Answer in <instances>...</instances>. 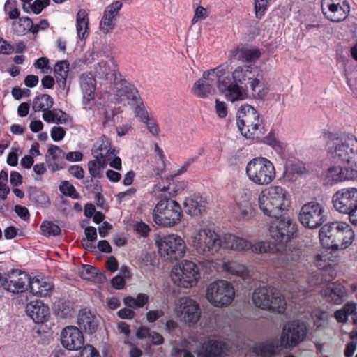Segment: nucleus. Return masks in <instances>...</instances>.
Returning a JSON list of instances; mask_svg holds the SVG:
<instances>
[{
    "instance_id": "nucleus-52",
    "label": "nucleus",
    "mask_w": 357,
    "mask_h": 357,
    "mask_svg": "<svg viewBox=\"0 0 357 357\" xmlns=\"http://www.w3.org/2000/svg\"><path fill=\"white\" fill-rule=\"evenodd\" d=\"M73 312L72 305L69 301L59 303L56 305V313L61 318H67L72 315Z\"/></svg>"
},
{
    "instance_id": "nucleus-60",
    "label": "nucleus",
    "mask_w": 357,
    "mask_h": 357,
    "mask_svg": "<svg viewBox=\"0 0 357 357\" xmlns=\"http://www.w3.org/2000/svg\"><path fill=\"white\" fill-rule=\"evenodd\" d=\"M69 173L78 179H82L84 176L83 168L79 165H72L68 169Z\"/></svg>"
},
{
    "instance_id": "nucleus-13",
    "label": "nucleus",
    "mask_w": 357,
    "mask_h": 357,
    "mask_svg": "<svg viewBox=\"0 0 357 357\" xmlns=\"http://www.w3.org/2000/svg\"><path fill=\"white\" fill-rule=\"evenodd\" d=\"M172 280L178 287L189 288L195 285L200 278L197 264L189 260L183 261L172 271Z\"/></svg>"
},
{
    "instance_id": "nucleus-59",
    "label": "nucleus",
    "mask_w": 357,
    "mask_h": 357,
    "mask_svg": "<svg viewBox=\"0 0 357 357\" xmlns=\"http://www.w3.org/2000/svg\"><path fill=\"white\" fill-rule=\"evenodd\" d=\"M66 132L61 127H53L51 131V137L54 141H60L65 136Z\"/></svg>"
},
{
    "instance_id": "nucleus-14",
    "label": "nucleus",
    "mask_w": 357,
    "mask_h": 357,
    "mask_svg": "<svg viewBox=\"0 0 357 357\" xmlns=\"http://www.w3.org/2000/svg\"><path fill=\"white\" fill-rule=\"evenodd\" d=\"M298 219L305 227L317 228L326 220L324 207L317 201L309 202L301 207Z\"/></svg>"
},
{
    "instance_id": "nucleus-17",
    "label": "nucleus",
    "mask_w": 357,
    "mask_h": 357,
    "mask_svg": "<svg viewBox=\"0 0 357 357\" xmlns=\"http://www.w3.org/2000/svg\"><path fill=\"white\" fill-rule=\"evenodd\" d=\"M158 250L165 260H178L184 255L185 244L179 236L171 234L160 239Z\"/></svg>"
},
{
    "instance_id": "nucleus-7",
    "label": "nucleus",
    "mask_w": 357,
    "mask_h": 357,
    "mask_svg": "<svg viewBox=\"0 0 357 357\" xmlns=\"http://www.w3.org/2000/svg\"><path fill=\"white\" fill-rule=\"evenodd\" d=\"M114 84L112 102L119 106L135 112H145V107L137 88L120 78Z\"/></svg>"
},
{
    "instance_id": "nucleus-35",
    "label": "nucleus",
    "mask_w": 357,
    "mask_h": 357,
    "mask_svg": "<svg viewBox=\"0 0 357 357\" xmlns=\"http://www.w3.org/2000/svg\"><path fill=\"white\" fill-rule=\"evenodd\" d=\"M114 149H112L109 139L104 137L100 141V144L94 151L96 158L105 160L107 162L115 156Z\"/></svg>"
},
{
    "instance_id": "nucleus-51",
    "label": "nucleus",
    "mask_w": 357,
    "mask_h": 357,
    "mask_svg": "<svg viewBox=\"0 0 357 357\" xmlns=\"http://www.w3.org/2000/svg\"><path fill=\"white\" fill-rule=\"evenodd\" d=\"M59 190L66 196L73 199H79V194L77 192L75 188L68 181H62L59 185Z\"/></svg>"
},
{
    "instance_id": "nucleus-53",
    "label": "nucleus",
    "mask_w": 357,
    "mask_h": 357,
    "mask_svg": "<svg viewBox=\"0 0 357 357\" xmlns=\"http://www.w3.org/2000/svg\"><path fill=\"white\" fill-rule=\"evenodd\" d=\"M29 197L32 202L39 206H45L49 201L45 193L36 188L31 191Z\"/></svg>"
},
{
    "instance_id": "nucleus-63",
    "label": "nucleus",
    "mask_w": 357,
    "mask_h": 357,
    "mask_svg": "<svg viewBox=\"0 0 357 357\" xmlns=\"http://www.w3.org/2000/svg\"><path fill=\"white\" fill-rule=\"evenodd\" d=\"M15 212L23 220H26L29 219L30 214L29 210L20 205H16L14 208Z\"/></svg>"
},
{
    "instance_id": "nucleus-22",
    "label": "nucleus",
    "mask_w": 357,
    "mask_h": 357,
    "mask_svg": "<svg viewBox=\"0 0 357 357\" xmlns=\"http://www.w3.org/2000/svg\"><path fill=\"white\" fill-rule=\"evenodd\" d=\"M79 84L83 93V105L85 110H99L100 105L96 104L94 93L96 79L90 73H82L79 77Z\"/></svg>"
},
{
    "instance_id": "nucleus-29",
    "label": "nucleus",
    "mask_w": 357,
    "mask_h": 357,
    "mask_svg": "<svg viewBox=\"0 0 357 357\" xmlns=\"http://www.w3.org/2000/svg\"><path fill=\"white\" fill-rule=\"evenodd\" d=\"M322 294L328 302L340 304L347 296V290L340 283L334 282L323 290Z\"/></svg>"
},
{
    "instance_id": "nucleus-2",
    "label": "nucleus",
    "mask_w": 357,
    "mask_h": 357,
    "mask_svg": "<svg viewBox=\"0 0 357 357\" xmlns=\"http://www.w3.org/2000/svg\"><path fill=\"white\" fill-rule=\"evenodd\" d=\"M301 252L294 248L290 253H286L287 262L282 264L288 267L286 274L287 280L295 282H300L303 279H307L311 286H317L325 282H331L335 277L333 270L326 269L324 271H314L310 273L307 264L303 259H301Z\"/></svg>"
},
{
    "instance_id": "nucleus-41",
    "label": "nucleus",
    "mask_w": 357,
    "mask_h": 357,
    "mask_svg": "<svg viewBox=\"0 0 357 357\" xmlns=\"http://www.w3.org/2000/svg\"><path fill=\"white\" fill-rule=\"evenodd\" d=\"M54 103L52 98L47 95L43 94L36 97L33 103V109L34 112H52L50 109ZM52 112H57L54 109Z\"/></svg>"
},
{
    "instance_id": "nucleus-1",
    "label": "nucleus",
    "mask_w": 357,
    "mask_h": 357,
    "mask_svg": "<svg viewBox=\"0 0 357 357\" xmlns=\"http://www.w3.org/2000/svg\"><path fill=\"white\" fill-rule=\"evenodd\" d=\"M192 245L197 255L207 262L213 261V257L222 247L253 253H266L271 249L270 243L266 242L259 241L252 244L243 238L231 234H225L222 239L220 235L209 229H200L192 237Z\"/></svg>"
},
{
    "instance_id": "nucleus-47",
    "label": "nucleus",
    "mask_w": 357,
    "mask_h": 357,
    "mask_svg": "<svg viewBox=\"0 0 357 357\" xmlns=\"http://www.w3.org/2000/svg\"><path fill=\"white\" fill-rule=\"evenodd\" d=\"M305 168L296 163H291L286 165L284 172V177L289 181H295L298 176H301L305 172Z\"/></svg>"
},
{
    "instance_id": "nucleus-28",
    "label": "nucleus",
    "mask_w": 357,
    "mask_h": 357,
    "mask_svg": "<svg viewBox=\"0 0 357 357\" xmlns=\"http://www.w3.org/2000/svg\"><path fill=\"white\" fill-rule=\"evenodd\" d=\"M26 312L35 323H43L50 314L48 307L40 301L29 303L26 307Z\"/></svg>"
},
{
    "instance_id": "nucleus-3",
    "label": "nucleus",
    "mask_w": 357,
    "mask_h": 357,
    "mask_svg": "<svg viewBox=\"0 0 357 357\" xmlns=\"http://www.w3.org/2000/svg\"><path fill=\"white\" fill-rule=\"evenodd\" d=\"M324 137L327 140L329 153L337 162L357 167V139L345 135H339L324 132Z\"/></svg>"
},
{
    "instance_id": "nucleus-39",
    "label": "nucleus",
    "mask_w": 357,
    "mask_h": 357,
    "mask_svg": "<svg viewBox=\"0 0 357 357\" xmlns=\"http://www.w3.org/2000/svg\"><path fill=\"white\" fill-rule=\"evenodd\" d=\"M22 8L26 13L39 14L50 3V0H21Z\"/></svg>"
},
{
    "instance_id": "nucleus-58",
    "label": "nucleus",
    "mask_w": 357,
    "mask_h": 357,
    "mask_svg": "<svg viewBox=\"0 0 357 357\" xmlns=\"http://www.w3.org/2000/svg\"><path fill=\"white\" fill-rule=\"evenodd\" d=\"M80 357H100L99 352L90 344L84 347L81 353Z\"/></svg>"
},
{
    "instance_id": "nucleus-37",
    "label": "nucleus",
    "mask_w": 357,
    "mask_h": 357,
    "mask_svg": "<svg viewBox=\"0 0 357 357\" xmlns=\"http://www.w3.org/2000/svg\"><path fill=\"white\" fill-rule=\"evenodd\" d=\"M260 54V51L257 48L240 46L236 50L234 57L239 61L252 62L258 59Z\"/></svg>"
},
{
    "instance_id": "nucleus-40",
    "label": "nucleus",
    "mask_w": 357,
    "mask_h": 357,
    "mask_svg": "<svg viewBox=\"0 0 357 357\" xmlns=\"http://www.w3.org/2000/svg\"><path fill=\"white\" fill-rule=\"evenodd\" d=\"M87 13L84 10H79L77 14L76 29L78 37L83 40L89 35V20Z\"/></svg>"
},
{
    "instance_id": "nucleus-32",
    "label": "nucleus",
    "mask_w": 357,
    "mask_h": 357,
    "mask_svg": "<svg viewBox=\"0 0 357 357\" xmlns=\"http://www.w3.org/2000/svg\"><path fill=\"white\" fill-rule=\"evenodd\" d=\"M198 356L199 357H226V354L221 342L210 341L203 345L202 350Z\"/></svg>"
},
{
    "instance_id": "nucleus-49",
    "label": "nucleus",
    "mask_w": 357,
    "mask_h": 357,
    "mask_svg": "<svg viewBox=\"0 0 357 357\" xmlns=\"http://www.w3.org/2000/svg\"><path fill=\"white\" fill-rule=\"evenodd\" d=\"M266 142L278 153H283L286 149V144L280 141L273 131L266 137Z\"/></svg>"
},
{
    "instance_id": "nucleus-38",
    "label": "nucleus",
    "mask_w": 357,
    "mask_h": 357,
    "mask_svg": "<svg viewBox=\"0 0 357 357\" xmlns=\"http://www.w3.org/2000/svg\"><path fill=\"white\" fill-rule=\"evenodd\" d=\"M69 71V63L67 61H60L54 66V74L60 88H66V79Z\"/></svg>"
},
{
    "instance_id": "nucleus-44",
    "label": "nucleus",
    "mask_w": 357,
    "mask_h": 357,
    "mask_svg": "<svg viewBox=\"0 0 357 357\" xmlns=\"http://www.w3.org/2000/svg\"><path fill=\"white\" fill-rule=\"evenodd\" d=\"M223 271L232 275L245 278L248 275L246 267L236 261H229L222 264Z\"/></svg>"
},
{
    "instance_id": "nucleus-31",
    "label": "nucleus",
    "mask_w": 357,
    "mask_h": 357,
    "mask_svg": "<svg viewBox=\"0 0 357 357\" xmlns=\"http://www.w3.org/2000/svg\"><path fill=\"white\" fill-rule=\"evenodd\" d=\"M77 324L86 333L90 334L94 333L98 327V321L95 316L86 310H82L79 312Z\"/></svg>"
},
{
    "instance_id": "nucleus-57",
    "label": "nucleus",
    "mask_w": 357,
    "mask_h": 357,
    "mask_svg": "<svg viewBox=\"0 0 357 357\" xmlns=\"http://www.w3.org/2000/svg\"><path fill=\"white\" fill-rule=\"evenodd\" d=\"M84 183L85 187L88 190L96 195L98 198L100 197L102 187L98 181L94 182L93 178H91V180H86Z\"/></svg>"
},
{
    "instance_id": "nucleus-61",
    "label": "nucleus",
    "mask_w": 357,
    "mask_h": 357,
    "mask_svg": "<svg viewBox=\"0 0 357 357\" xmlns=\"http://www.w3.org/2000/svg\"><path fill=\"white\" fill-rule=\"evenodd\" d=\"M29 119H31V123H30L29 127L32 132H38L43 129V123L40 120H38V121L36 120V117L33 116V114H31L29 116Z\"/></svg>"
},
{
    "instance_id": "nucleus-27",
    "label": "nucleus",
    "mask_w": 357,
    "mask_h": 357,
    "mask_svg": "<svg viewBox=\"0 0 357 357\" xmlns=\"http://www.w3.org/2000/svg\"><path fill=\"white\" fill-rule=\"evenodd\" d=\"M357 171L353 167H341L333 166L330 167L326 172V178L328 181L338 183L345 180H350L355 178Z\"/></svg>"
},
{
    "instance_id": "nucleus-19",
    "label": "nucleus",
    "mask_w": 357,
    "mask_h": 357,
    "mask_svg": "<svg viewBox=\"0 0 357 357\" xmlns=\"http://www.w3.org/2000/svg\"><path fill=\"white\" fill-rule=\"evenodd\" d=\"M175 312L181 321L190 326L198 322L201 317L199 305L189 297L178 299L175 307Z\"/></svg>"
},
{
    "instance_id": "nucleus-11",
    "label": "nucleus",
    "mask_w": 357,
    "mask_h": 357,
    "mask_svg": "<svg viewBox=\"0 0 357 357\" xmlns=\"http://www.w3.org/2000/svg\"><path fill=\"white\" fill-rule=\"evenodd\" d=\"M259 70L257 67L251 66H243L237 67L232 73L234 82L237 84L244 85L246 87V82L250 84L253 96L259 98H263L268 93V89L258 78Z\"/></svg>"
},
{
    "instance_id": "nucleus-10",
    "label": "nucleus",
    "mask_w": 357,
    "mask_h": 357,
    "mask_svg": "<svg viewBox=\"0 0 357 357\" xmlns=\"http://www.w3.org/2000/svg\"><path fill=\"white\" fill-rule=\"evenodd\" d=\"M245 171L248 178L260 185L269 184L275 177L274 165L265 158H256L250 160L247 164Z\"/></svg>"
},
{
    "instance_id": "nucleus-9",
    "label": "nucleus",
    "mask_w": 357,
    "mask_h": 357,
    "mask_svg": "<svg viewBox=\"0 0 357 357\" xmlns=\"http://www.w3.org/2000/svg\"><path fill=\"white\" fill-rule=\"evenodd\" d=\"M182 216L181 206L169 198L161 199L156 204L153 213L154 222L165 227L178 224Z\"/></svg>"
},
{
    "instance_id": "nucleus-42",
    "label": "nucleus",
    "mask_w": 357,
    "mask_h": 357,
    "mask_svg": "<svg viewBox=\"0 0 357 357\" xmlns=\"http://www.w3.org/2000/svg\"><path fill=\"white\" fill-rule=\"evenodd\" d=\"M136 118L142 122L150 133L154 136L159 134V127L155 119L149 113H137Z\"/></svg>"
},
{
    "instance_id": "nucleus-46",
    "label": "nucleus",
    "mask_w": 357,
    "mask_h": 357,
    "mask_svg": "<svg viewBox=\"0 0 357 357\" xmlns=\"http://www.w3.org/2000/svg\"><path fill=\"white\" fill-rule=\"evenodd\" d=\"M107 163L105 160L98 158L89 161L88 162V169L92 178H102V169L107 166Z\"/></svg>"
},
{
    "instance_id": "nucleus-23",
    "label": "nucleus",
    "mask_w": 357,
    "mask_h": 357,
    "mask_svg": "<svg viewBox=\"0 0 357 357\" xmlns=\"http://www.w3.org/2000/svg\"><path fill=\"white\" fill-rule=\"evenodd\" d=\"M95 77L112 84L121 78L116 65L112 58L108 57L94 65Z\"/></svg>"
},
{
    "instance_id": "nucleus-48",
    "label": "nucleus",
    "mask_w": 357,
    "mask_h": 357,
    "mask_svg": "<svg viewBox=\"0 0 357 357\" xmlns=\"http://www.w3.org/2000/svg\"><path fill=\"white\" fill-rule=\"evenodd\" d=\"M33 26L32 20L28 17H22L17 22H13L12 28L18 35H24Z\"/></svg>"
},
{
    "instance_id": "nucleus-45",
    "label": "nucleus",
    "mask_w": 357,
    "mask_h": 357,
    "mask_svg": "<svg viewBox=\"0 0 357 357\" xmlns=\"http://www.w3.org/2000/svg\"><path fill=\"white\" fill-rule=\"evenodd\" d=\"M43 119L47 123L71 125L72 118L68 113H43Z\"/></svg>"
},
{
    "instance_id": "nucleus-64",
    "label": "nucleus",
    "mask_w": 357,
    "mask_h": 357,
    "mask_svg": "<svg viewBox=\"0 0 357 357\" xmlns=\"http://www.w3.org/2000/svg\"><path fill=\"white\" fill-rule=\"evenodd\" d=\"M206 17H207V11H206V10L204 8L202 7V6H199L195 10V15H194V17L192 19V24H195L197 21H199V20L204 19Z\"/></svg>"
},
{
    "instance_id": "nucleus-56",
    "label": "nucleus",
    "mask_w": 357,
    "mask_h": 357,
    "mask_svg": "<svg viewBox=\"0 0 357 357\" xmlns=\"http://www.w3.org/2000/svg\"><path fill=\"white\" fill-rule=\"evenodd\" d=\"M314 264L315 266L318 268V271H324L326 269H331L332 268L331 267H328L330 266L329 262L327 261L326 256L321 255H317L315 257L314 259ZM325 274H328V273L324 272Z\"/></svg>"
},
{
    "instance_id": "nucleus-21",
    "label": "nucleus",
    "mask_w": 357,
    "mask_h": 357,
    "mask_svg": "<svg viewBox=\"0 0 357 357\" xmlns=\"http://www.w3.org/2000/svg\"><path fill=\"white\" fill-rule=\"evenodd\" d=\"M332 203L335 211L347 215L357 205V188L349 187L338 190L332 197Z\"/></svg>"
},
{
    "instance_id": "nucleus-54",
    "label": "nucleus",
    "mask_w": 357,
    "mask_h": 357,
    "mask_svg": "<svg viewBox=\"0 0 357 357\" xmlns=\"http://www.w3.org/2000/svg\"><path fill=\"white\" fill-rule=\"evenodd\" d=\"M81 275L84 279L91 280L98 277V269L92 266L85 265L82 268Z\"/></svg>"
},
{
    "instance_id": "nucleus-16",
    "label": "nucleus",
    "mask_w": 357,
    "mask_h": 357,
    "mask_svg": "<svg viewBox=\"0 0 357 357\" xmlns=\"http://www.w3.org/2000/svg\"><path fill=\"white\" fill-rule=\"evenodd\" d=\"M237 125L241 134L248 139L259 138L264 133V126L259 113H241Z\"/></svg>"
},
{
    "instance_id": "nucleus-30",
    "label": "nucleus",
    "mask_w": 357,
    "mask_h": 357,
    "mask_svg": "<svg viewBox=\"0 0 357 357\" xmlns=\"http://www.w3.org/2000/svg\"><path fill=\"white\" fill-rule=\"evenodd\" d=\"M185 212L192 216H198L202 214L206 208V202L202 197L198 195H193L186 198L184 202Z\"/></svg>"
},
{
    "instance_id": "nucleus-36",
    "label": "nucleus",
    "mask_w": 357,
    "mask_h": 357,
    "mask_svg": "<svg viewBox=\"0 0 357 357\" xmlns=\"http://www.w3.org/2000/svg\"><path fill=\"white\" fill-rule=\"evenodd\" d=\"M349 12V6L347 5V9L341 6V5L335 6V7L326 8L322 10L324 16L329 20L334 22H339L344 19L348 15Z\"/></svg>"
},
{
    "instance_id": "nucleus-12",
    "label": "nucleus",
    "mask_w": 357,
    "mask_h": 357,
    "mask_svg": "<svg viewBox=\"0 0 357 357\" xmlns=\"http://www.w3.org/2000/svg\"><path fill=\"white\" fill-rule=\"evenodd\" d=\"M235 291L231 283L225 280H218L208 285L206 298L215 307H225L234 299Z\"/></svg>"
},
{
    "instance_id": "nucleus-24",
    "label": "nucleus",
    "mask_w": 357,
    "mask_h": 357,
    "mask_svg": "<svg viewBox=\"0 0 357 357\" xmlns=\"http://www.w3.org/2000/svg\"><path fill=\"white\" fill-rule=\"evenodd\" d=\"M62 346L71 351L79 350L84 343L82 331L76 326H68L64 328L60 335Z\"/></svg>"
},
{
    "instance_id": "nucleus-33",
    "label": "nucleus",
    "mask_w": 357,
    "mask_h": 357,
    "mask_svg": "<svg viewBox=\"0 0 357 357\" xmlns=\"http://www.w3.org/2000/svg\"><path fill=\"white\" fill-rule=\"evenodd\" d=\"M237 210L239 216L243 220H249L254 215L252 202L250 195L245 193L237 202Z\"/></svg>"
},
{
    "instance_id": "nucleus-25",
    "label": "nucleus",
    "mask_w": 357,
    "mask_h": 357,
    "mask_svg": "<svg viewBox=\"0 0 357 357\" xmlns=\"http://www.w3.org/2000/svg\"><path fill=\"white\" fill-rule=\"evenodd\" d=\"M216 79L213 71L204 72L202 77L194 84L192 88V93L201 98L208 97L214 91Z\"/></svg>"
},
{
    "instance_id": "nucleus-20",
    "label": "nucleus",
    "mask_w": 357,
    "mask_h": 357,
    "mask_svg": "<svg viewBox=\"0 0 357 357\" xmlns=\"http://www.w3.org/2000/svg\"><path fill=\"white\" fill-rule=\"evenodd\" d=\"M307 335L305 324L300 321L285 324L281 335V344L284 347H294L303 342Z\"/></svg>"
},
{
    "instance_id": "nucleus-34",
    "label": "nucleus",
    "mask_w": 357,
    "mask_h": 357,
    "mask_svg": "<svg viewBox=\"0 0 357 357\" xmlns=\"http://www.w3.org/2000/svg\"><path fill=\"white\" fill-rule=\"evenodd\" d=\"M52 284L47 282L43 279H38L36 278H30V283L29 288L30 291L37 296H46L49 294L50 291L52 289Z\"/></svg>"
},
{
    "instance_id": "nucleus-18",
    "label": "nucleus",
    "mask_w": 357,
    "mask_h": 357,
    "mask_svg": "<svg viewBox=\"0 0 357 357\" xmlns=\"http://www.w3.org/2000/svg\"><path fill=\"white\" fill-rule=\"evenodd\" d=\"M30 278L24 271L12 269L7 273H0V284L6 291L19 294L28 289Z\"/></svg>"
},
{
    "instance_id": "nucleus-43",
    "label": "nucleus",
    "mask_w": 357,
    "mask_h": 357,
    "mask_svg": "<svg viewBox=\"0 0 357 357\" xmlns=\"http://www.w3.org/2000/svg\"><path fill=\"white\" fill-rule=\"evenodd\" d=\"M278 347L277 341H267L257 345L255 351L263 357H270L276 353Z\"/></svg>"
},
{
    "instance_id": "nucleus-55",
    "label": "nucleus",
    "mask_w": 357,
    "mask_h": 357,
    "mask_svg": "<svg viewBox=\"0 0 357 357\" xmlns=\"http://www.w3.org/2000/svg\"><path fill=\"white\" fill-rule=\"evenodd\" d=\"M269 0H255V15L257 18L261 19L267 8Z\"/></svg>"
},
{
    "instance_id": "nucleus-62",
    "label": "nucleus",
    "mask_w": 357,
    "mask_h": 357,
    "mask_svg": "<svg viewBox=\"0 0 357 357\" xmlns=\"http://www.w3.org/2000/svg\"><path fill=\"white\" fill-rule=\"evenodd\" d=\"M135 231L141 236L146 237L150 231V228L146 224L140 222L136 223Z\"/></svg>"
},
{
    "instance_id": "nucleus-5",
    "label": "nucleus",
    "mask_w": 357,
    "mask_h": 357,
    "mask_svg": "<svg viewBox=\"0 0 357 357\" xmlns=\"http://www.w3.org/2000/svg\"><path fill=\"white\" fill-rule=\"evenodd\" d=\"M355 234L351 227L343 222H333L323 225L319 230L321 244L328 248L345 249L352 243Z\"/></svg>"
},
{
    "instance_id": "nucleus-26",
    "label": "nucleus",
    "mask_w": 357,
    "mask_h": 357,
    "mask_svg": "<svg viewBox=\"0 0 357 357\" xmlns=\"http://www.w3.org/2000/svg\"><path fill=\"white\" fill-rule=\"evenodd\" d=\"M121 7L122 3L119 1H115L106 7L100 23V29L103 33H107L114 29L115 21Z\"/></svg>"
},
{
    "instance_id": "nucleus-50",
    "label": "nucleus",
    "mask_w": 357,
    "mask_h": 357,
    "mask_svg": "<svg viewBox=\"0 0 357 357\" xmlns=\"http://www.w3.org/2000/svg\"><path fill=\"white\" fill-rule=\"evenodd\" d=\"M43 234L47 236H58L61 233L60 227L52 222H43L40 225Z\"/></svg>"
},
{
    "instance_id": "nucleus-4",
    "label": "nucleus",
    "mask_w": 357,
    "mask_h": 357,
    "mask_svg": "<svg viewBox=\"0 0 357 357\" xmlns=\"http://www.w3.org/2000/svg\"><path fill=\"white\" fill-rule=\"evenodd\" d=\"M269 226V234L271 241L266 242L270 243L271 249L268 252L280 253V259L286 260V253H290L291 250H284V245L287 243L296 231V225L288 217L280 216L274 218ZM282 263L281 264V265Z\"/></svg>"
},
{
    "instance_id": "nucleus-8",
    "label": "nucleus",
    "mask_w": 357,
    "mask_h": 357,
    "mask_svg": "<svg viewBox=\"0 0 357 357\" xmlns=\"http://www.w3.org/2000/svg\"><path fill=\"white\" fill-rule=\"evenodd\" d=\"M252 301L259 308L283 313L286 309V302L281 294L274 287H259L252 294Z\"/></svg>"
},
{
    "instance_id": "nucleus-6",
    "label": "nucleus",
    "mask_w": 357,
    "mask_h": 357,
    "mask_svg": "<svg viewBox=\"0 0 357 357\" xmlns=\"http://www.w3.org/2000/svg\"><path fill=\"white\" fill-rule=\"evenodd\" d=\"M258 203L264 215L277 218L289 206L290 201L284 189L280 186H271L261 192Z\"/></svg>"
},
{
    "instance_id": "nucleus-15",
    "label": "nucleus",
    "mask_w": 357,
    "mask_h": 357,
    "mask_svg": "<svg viewBox=\"0 0 357 357\" xmlns=\"http://www.w3.org/2000/svg\"><path fill=\"white\" fill-rule=\"evenodd\" d=\"M210 71L214 72L217 79L215 85H217L220 92L225 93L228 100L234 102L243 98L244 95L243 86H240L234 82L232 77H230L229 75L227 74L223 70L215 68L211 69Z\"/></svg>"
}]
</instances>
